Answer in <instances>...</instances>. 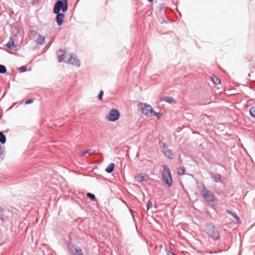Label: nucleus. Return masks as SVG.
I'll list each match as a JSON object with an SVG mask.
<instances>
[{
	"mask_svg": "<svg viewBox=\"0 0 255 255\" xmlns=\"http://www.w3.org/2000/svg\"><path fill=\"white\" fill-rule=\"evenodd\" d=\"M226 212L228 214L231 215L233 216V217H234L236 219L238 223H240L241 222L240 217L235 213L228 209L226 210Z\"/></svg>",
	"mask_w": 255,
	"mask_h": 255,
	"instance_id": "dca6fc26",
	"label": "nucleus"
},
{
	"mask_svg": "<svg viewBox=\"0 0 255 255\" xmlns=\"http://www.w3.org/2000/svg\"><path fill=\"white\" fill-rule=\"evenodd\" d=\"M206 229L209 232H211L216 229V227L213 223L209 222L206 223Z\"/></svg>",
	"mask_w": 255,
	"mask_h": 255,
	"instance_id": "f3484780",
	"label": "nucleus"
},
{
	"mask_svg": "<svg viewBox=\"0 0 255 255\" xmlns=\"http://www.w3.org/2000/svg\"><path fill=\"white\" fill-rule=\"evenodd\" d=\"M163 153L164 155L170 159H172L174 157L173 153L170 149H165L163 150Z\"/></svg>",
	"mask_w": 255,
	"mask_h": 255,
	"instance_id": "f8f14e48",
	"label": "nucleus"
},
{
	"mask_svg": "<svg viewBox=\"0 0 255 255\" xmlns=\"http://www.w3.org/2000/svg\"><path fill=\"white\" fill-rule=\"evenodd\" d=\"M86 196L87 198H88L90 200H91L92 201H97V198L95 195L93 193L88 192L86 194Z\"/></svg>",
	"mask_w": 255,
	"mask_h": 255,
	"instance_id": "aec40b11",
	"label": "nucleus"
},
{
	"mask_svg": "<svg viewBox=\"0 0 255 255\" xmlns=\"http://www.w3.org/2000/svg\"><path fill=\"white\" fill-rule=\"evenodd\" d=\"M65 244L66 245L68 248L69 247H72V246H76V244H72L70 242L66 241H65Z\"/></svg>",
	"mask_w": 255,
	"mask_h": 255,
	"instance_id": "c85d7f7f",
	"label": "nucleus"
},
{
	"mask_svg": "<svg viewBox=\"0 0 255 255\" xmlns=\"http://www.w3.org/2000/svg\"><path fill=\"white\" fill-rule=\"evenodd\" d=\"M57 54L59 62L64 61L66 63V60L68 59L69 55L71 54V53H68L66 51L60 49L57 52Z\"/></svg>",
	"mask_w": 255,
	"mask_h": 255,
	"instance_id": "423d86ee",
	"label": "nucleus"
},
{
	"mask_svg": "<svg viewBox=\"0 0 255 255\" xmlns=\"http://www.w3.org/2000/svg\"><path fill=\"white\" fill-rule=\"evenodd\" d=\"M103 95H104V91L103 90H101L98 94V99L100 101L102 100Z\"/></svg>",
	"mask_w": 255,
	"mask_h": 255,
	"instance_id": "c756f323",
	"label": "nucleus"
},
{
	"mask_svg": "<svg viewBox=\"0 0 255 255\" xmlns=\"http://www.w3.org/2000/svg\"><path fill=\"white\" fill-rule=\"evenodd\" d=\"M0 220L2 222H4L5 220L2 214H0Z\"/></svg>",
	"mask_w": 255,
	"mask_h": 255,
	"instance_id": "c9c22d12",
	"label": "nucleus"
},
{
	"mask_svg": "<svg viewBox=\"0 0 255 255\" xmlns=\"http://www.w3.org/2000/svg\"><path fill=\"white\" fill-rule=\"evenodd\" d=\"M160 101H164L166 103H169V104H172V103H175V101L172 97L169 96H165V97H161L160 98Z\"/></svg>",
	"mask_w": 255,
	"mask_h": 255,
	"instance_id": "9b49d317",
	"label": "nucleus"
},
{
	"mask_svg": "<svg viewBox=\"0 0 255 255\" xmlns=\"http://www.w3.org/2000/svg\"><path fill=\"white\" fill-rule=\"evenodd\" d=\"M153 114H154V116H155L157 119H160L161 118V116L162 115V113L160 112H155L154 111V112H153Z\"/></svg>",
	"mask_w": 255,
	"mask_h": 255,
	"instance_id": "cd10ccee",
	"label": "nucleus"
},
{
	"mask_svg": "<svg viewBox=\"0 0 255 255\" xmlns=\"http://www.w3.org/2000/svg\"><path fill=\"white\" fill-rule=\"evenodd\" d=\"M145 176H147L145 173H141L139 174L138 176L135 177L136 181H137L138 183H141L143 181H144L145 180Z\"/></svg>",
	"mask_w": 255,
	"mask_h": 255,
	"instance_id": "4468645a",
	"label": "nucleus"
},
{
	"mask_svg": "<svg viewBox=\"0 0 255 255\" xmlns=\"http://www.w3.org/2000/svg\"><path fill=\"white\" fill-rule=\"evenodd\" d=\"M162 6H160V9H161V8H162Z\"/></svg>",
	"mask_w": 255,
	"mask_h": 255,
	"instance_id": "a19ab883",
	"label": "nucleus"
},
{
	"mask_svg": "<svg viewBox=\"0 0 255 255\" xmlns=\"http://www.w3.org/2000/svg\"><path fill=\"white\" fill-rule=\"evenodd\" d=\"M200 193L205 202L210 204L212 208H213V205H211V203L218 201L213 193L210 190L207 189L205 185L203 186L201 190L200 191Z\"/></svg>",
	"mask_w": 255,
	"mask_h": 255,
	"instance_id": "f257e3e1",
	"label": "nucleus"
},
{
	"mask_svg": "<svg viewBox=\"0 0 255 255\" xmlns=\"http://www.w3.org/2000/svg\"><path fill=\"white\" fill-rule=\"evenodd\" d=\"M186 170L184 167H180L178 169L177 173L178 175H183L185 174Z\"/></svg>",
	"mask_w": 255,
	"mask_h": 255,
	"instance_id": "5701e85b",
	"label": "nucleus"
},
{
	"mask_svg": "<svg viewBox=\"0 0 255 255\" xmlns=\"http://www.w3.org/2000/svg\"><path fill=\"white\" fill-rule=\"evenodd\" d=\"M138 108L141 113L147 117H151L153 112H154V110L152 107L145 103H139L138 104Z\"/></svg>",
	"mask_w": 255,
	"mask_h": 255,
	"instance_id": "7ed1b4c3",
	"label": "nucleus"
},
{
	"mask_svg": "<svg viewBox=\"0 0 255 255\" xmlns=\"http://www.w3.org/2000/svg\"><path fill=\"white\" fill-rule=\"evenodd\" d=\"M6 141V137L2 131H0V143L4 144Z\"/></svg>",
	"mask_w": 255,
	"mask_h": 255,
	"instance_id": "6ab92c4d",
	"label": "nucleus"
},
{
	"mask_svg": "<svg viewBox=\"0 0 255 255\" xmlns=\"http://www.w3.org/2000/svg\"><path fill=\"white\" fill-rule=\"evenodd\" d=\"M165 251L167 255H175V254L173 252L168 250L165 249Z\"/></svg>",
	"mask_w": 255,
	"mask_h": 255,
	"instance_id": "72a5a7b5",
	"label": "nucleus"
},
{
	"mask_svg": "<svg viewBox=\"0 0 255 255\" xmlns=\"http://www.w3.org/2000/svg\"><path fill=\"white\" fill-rule=\"evenodd\" d=\"M33 102V99L32 98L28 99V100H26L25 101V105H28L32 103Z\"/></svg>",
	"mask_w": 255,
	"mask_h": 255,
	"instance_id": "473e14b6",
	"label": "nucleus"
},
{
	"mask_svg": "<svg viewBox=\"0 0 255 255\" xmlns=\"http://www.w3.org/2000/svg\"><path fill=\"white\" fill-rule=\"evenodd\" d=\"M95 153V150H93L92 149H86L84 152H83L82 154V156H85L87 153H90V154H92V153Z\"/></svg>",
	"mask_w": 255,
	"mask_h": 255,
	"instance_id": "a878e982",
	"label": "nucleus"
},
{
	"mask_svg": "<svg viewBox=\"0 0 255 255\" xmlns=\"http://www.w3.org/2000/svg\"><path fill=\"white\" fill-rule=\"evenodd\" d=\"M115 167V164L114 163H111L106 168L105 171L108 173H111L113 172Z\"/></svg>",
	"mask_w": 255,
	"mask_h": 255,
	"instance_id": "2eb2a0df",
	"label": "nucleus"
},
{
	"mask_svg": "<svg viewBox=\"0 0 255 255\" xmlns=\"http://www.w3.org/2000/svg\"><path fill=\"white\" fill-rule=\"evenodd\" d=\"M152 207V203L150 201H148L146 203L147 211L149 210Z\"/></svg>",
	"mask_w": 255,
	"mask_h": 255,
	"instance_id": "7c9ffc66",
	"label": "nucleus"
},
{
	"mask_svg": "<svg viewBox=\"0 0 255 255\" xmlns=\"http://www.w3.org/2000/svg\"><path fill=\"white\" fill-rule=\"evenodd\" d=\"M66 63H70L77 67H79L80 66L79 59L77 57L76 55L73 53L69 55L68 59L66 60Z\"/></svg>",
	"mask_w": 255,
	"mask_h": 255,
	"instance_id": "0eeeda50",
	"label": "nucleus"
},
{
	"mask_svg": "<svg viewBox=\"0 0 255 255\" xmlns=\"http://www.w3.org/2000/svg\"><path fill=\"white\" fill-rule=\"evenodd\" d=\"M39 37L36 39V42L38 44L42 45L45 43V37L41 36L40 34H38Z\"/></svg>",
	"mask_w": 255,
	"mask_h": 255,
	"instance_id": "a211bd4d",
	"label": "nucleus"
},
{
	"mask_svg": "<svg viewBox=\"0 0 255 255\" xmlns=\"http://www.w3.org/2000/svg\"><path fill=\"white\" fill-rule=\"evenodd\" d=\"M7 72V69L6 67L2 64H0V74H4L6 73Z\"/></svg>",
	"mask_w": 255,
	"mask_h": 255,
	"instance_id": "393cba45",
	"label": "nucleus"
},
{
	"mask_svg": "<svg viewBox=\"0 0 255 255\" xmlns=\"http://www.w3.org/2000/svg\"><path fill=\"white\" fill-rule=\"evenodd\" d=\"M163 22H164V23H166L167 22V21H166L165 20H163Z\"/></svg>",
	"mask_w": 255,
	"mask_h": 255,
	"instance_id": "ea45409f",
	"label": "nucleus"
},
{
	"mask_svg": "<svg viewBox=\"0 0 255 255\" xmlns=\"http://www.w3.org/2000/svg\"><path fill=\"white\" fill-rule=\"evenodd\" d=\"M72 254L74 255H84L82 250L78 247L75 249L74 253Z\"/></svg>",
	"mask_w": 255,
	"mask_h": 255,
	"instance_id": "4be33fe9",
	"label": "nucleus"
},
{
	"mask_svg": "<svg viewBox=\"0 0 255 255\" xmlns=\"http://www.w3.org/2000/svg\"><path fill=\"white\" fill-rule=\"evenodd\" d=\"M161 179L168 187L172 186L173 180L170 169L166 165H163Z\"/></svg>",
	"mask_w": 255,
	"mask_h": 255,
	"instance_id": "f03ea898",
	"label": "nucleus"
},
{
	"mask_svg": "<svg viewBox=\"0 0 255 255\" xmlns=\"http://www.w3.org/2000/svg\"><path fill=\"white\" fill-rule=\"evenodd\" d=\"M211 177L215 183H223V181H222V176L220 174L218 173H211Z\"/></svg>",
	"mask_w": 255,
	"mask_h": 255,
	"instance_id": "1a4fd4ad",
	"label": "nucleus"
},
{
	"mask_svg": "<svg viewBox=\"0 0 255 255\" xmlns=\"http://www.w3.org/2000/svg\"><path fill=\"white\" fill-rule=\"evenodd\" d=\"M148 1L152 3L154 0H147Z\"/></svg>",
	"mask_w": 255,
	"mask_h": 255,
	"instance_id": "58836bf2",
	"label": "nucleus"
},
{
	"mask_svg": "<svg viewBox=\"0 0 255 255\" xmlns=\"http://www.w3.org/2000/svg\"><path fill=\"white\" fill-rule=\"evenodd\" d=\"M3 245V244H0V246H2Z\"/></svg>",
	"mask_w": 255,
	"mask_h": 255,
	"instance_id": "79ce46f5",
	"label": "nucleus"
},
{
	"mask_svg": "<svg viewBox=\"0 0 255 255\" xmlns=\"http://www.w3.org/2000/svg\"><path fill=\"white\" fill-rule=\"evenodd\" d=\"M211 78H212V80L214 84H215L216 85H219V84H221V80H220V79H219L216 76L213 75L212 77H211Z\"/></svg>",
	"mask_w": 255,
	"mask_h": 255,
	"instance_id": "412c9836",
	"label": "nucleus"
},
{
	"mask_svg": "<svg viewBox=\"0 0 255 255\" xmlns=\"http://www.w3.org/2000/svg\"><path fill=\"white\" fill-rule=\"evenodd\" d=\"M129 211H130V213H131V215L132 216V218L134 219V216L133 215V211L132 210H131V209H129Z\"/></svg>",
	"mask_w": 255,
	"mask_h": 255,
	"instance_id": "4c0bfd02",
	"label": "nucleus"
},
{
	"mask_svg": "<svg viewBox=\"0 0 255 255\" xmlns=\"http://www.w3.org/2000/svg\"><path fill=\"white\" fill-rule=\"evenodd\" d=\"M2 153V151L1 150V145L0 144V158H1V155Z\"/></svg>",
	"mask_w": 255,
	"mask_h": 255,
	"instance_id": "e433bc0d",
	"label": "nucleus"
},
{
	"mask_svg": "<svg viewBox=\"0 0 255 255\" xmlns=\"http://www.w3.org/2000/svg\"><path fill=\"white\" fill-rule=\"evenodd\" d=\"M120 118V113L119 111L116 109L111 110L106 116V119L109 122H114L119 119Z\"/></svg>",
	"mask_w": 255,
	"mask_h": 255,
	"instance_id": "39448f33",
	"label": "nucleus"
},
{
	"mask_svg": "<svg viewBox=\"0 0 255 255\" xmlns=\"http://www.w3.org/2000/svg\"><path fill=\"white\" fill-rule=\"evenodd\" d=\"M76 247H78L77 246H72V247H69L68 248V251L71 253V254H73L74 253V252L75 251V249L76 248Z\"/></svg>",
	"mask_w": 255,
	"mask_h": 255,
	"instance_id": "2f4dec72",
	"label": "nucleus"
},
{
	"mask_svg": "<svg viewBox=\"0 0 255 255\" xmlns=\"http://www.w3.org/2000/svg\"><path fill=\"white\" fill-rule=\"evenodd\" d=\"M53 13L56 14L55 20L58 26H61L64 23V19L65 18L64 12H54Z\"/></svg>",
	"mask_w": 255,
	"mask_h": 255,
	"instance_id": "6e6552de",
	"label": "nucleus"
},
{
	"mask_svg": "<svg viewBox=\"0 0 255 255\" xmlns=\"http://www.w3.org/2000/svg\"><path fill=\"white\" fill-rule=\"evenodd\" d=\"M6 46L8 48L12 50L16 51L17 49L14 40L11 37L9 38L8 42L6 44Z\"/></svg>",
	"mask_w": 255,
	"mask_h": 255,
	"instance_id": "9d476101",
	"label": "nucleus"
},
{
	"mask_svg": "<svg viewBox=\"0 0 255 255\" xmlns=\"http://www.w3.org/2000/svg\"><path fill=\"white\" fill-rule=\"evenodd\" d=\"M68 9V3L57 0L53 5V12L61 11L66 12Z\"/></svg>",
	"mask_w": 255,
	"mask_h": 255,
	"instance_id": "20e7f679",
	"label": "nucleus"
},
{
	"mask_svg": "<svg viewBox=\"0 0 255 255\" xmlns=\"http://www.w3.org/2000/svg\"><path fill=\"white\" fill-rule=\"evenodd\" d=\"M162 148L164 150L165 149H167L168 145L166 143H162Z\"/></svg>",
	"mask_w": 255,
	"mask_h": 255,
	"instance_id": "f704fd0d",
	"label": "nucleus"
},
{
	"mask_svg": "<svg viewBox=\"0 0 255 255\" xmlns=\"http://www.w3.org/2000/svg\"><path fill=\"white\" fill-rule=\"evenodd\" d=\"M211 238L214 241H217L220 238V234L218 231L215 229L211 232Z\"/></svg>",
	"mask_w": 255,
	"mask_h": 255,
	"instance_id": "ddd939ff",
	"label": "nucleus"
},
{
	"mask_svg": "<svg viewBox=\"0 0 255 255\" xmlns=\"http://www.w3.org/2000/svg\"><path fill=\"white\" fill-rule=\"evenodd\" d=\"M26 66L23 65L18 68V70L20 73L24 72L26 71Z\"/></svg>",
	"mask_w": 255,
	"mask_h": 255,
	"instance_id": "bb28decb",
	"label": "nucleus"
},
{
	"mask_svg": "<svg viewBox=\"0 0 255 255\" xmlns=\"http://www.w3.org/2000/svg\"><path fill=\"white\" fill-rule=\"evenodd\" d=\"M249 113L250 116L255 119V106H252L249 110Z\"/></svg>",
	"mask_w": 255,
	"mask_h": 255,
	"instance_id": "b1692460",
	"label": "nucleus"
}]
</instances>
